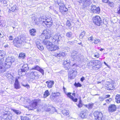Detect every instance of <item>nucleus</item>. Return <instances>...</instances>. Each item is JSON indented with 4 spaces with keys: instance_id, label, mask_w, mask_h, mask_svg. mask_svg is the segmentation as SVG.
Listing matches in <instances>:
<instances>
[{
    "instance_id": "obj_26",
    "label": "nucleus",
    "mask_w": 120,
    "mask_h": 120,
    "mask_svg": "<svg viewBox=\"0 0 120 120\" xmlns=\"http://www.w3.org/2000/svg\"><path fill=\"white\" fill-rule=\"evenodd\" d=\"M115 100L116 102L117 103H120V95L117 94L116 96Z\"/></svg>"
},
{
    "instance_id": "obj_5",
    "label": "nucleus",
    "mask_w": 120,
    "mask_h": 120,
    "mask_svg": "<svg viewBox=\"0 0 120 120\" xmlns=\"http://www.w3.org/2000/svg\"><path fill=\"white\" fill-rule=\"evenodd\" d=\"M94 22L96 25H100L102 22V20L99 16H96L93 18Z\"/></svg>"
},
{
    "instance_id": "obj_59",
    "label": "nucleus",
    "mask_w": 120,
    "mask_h": 120,
    "mask_svg": "<svg viewBox=\"0 0 120 120\" xmlns=\"http://www.w3.org/2000/svg\"><path fill=\"white\" fill-rule=\"evenodd\" d=\"M102 1L104 3H108L109 1L108 0H102Z\"/></svg>"
},
{
    "instance_id": "obj_17",
    "label": "nucleus",
    "mask_w": 120,
    "mask_h": 120,
    "mask_svg": "<svg viewBox=\"0 0 120 120\" xmlns=\"http://www.w3.org/2000/svg\"><path fill=\"white\" fill-rule=\"evenodd\" d=\"M65 93L67 95V96L71 99L73 101L75 102H76L78 100L76 98L74 99V98L71 95V93Z\"/></svg>"
},
{
    "instance_id": "obj_27",
    "label": "nucleus",
    "mask_w": 120,
    "mask_h": 120,
    "mask_svg": "<svg viewBox=\"0 0 120 120\" xmlns=\"http://www.w3.org/2000/svg\"><path fill=\"white\" fill-rule=\"evenodd\" d=\"M45 19V17L42 16L39 17V19L40 22L42 23L43 24H44Z\"/></svg>"
},
{
    "instance_id": "obj_3",
    "label": "nucleus",
    "mask_w": 120,
    "mask_h": 120,
    "mask_svg": "<svg viewBox=\"0 0 120 120\" xmlns=\"http://www.w3.org/2000/svg\"><path fill=\"white\" fill-rule=\"evenodd\" d=\"M29 69L28 65L27 64H24L22 66V69H20L18 71L19 75L21 76H22L26 74V71Z\"/></svg>"
},
{
    "instance_id": "obj_18",
    "label": "nucleus",
    "mask_w": 120,
    "mask_h": 120,
    "mask_svg": "<svg viewBox=\"0 0 120 120\" xmlns=\"http://www.w3.org/2000/svg\"><path fill=\"white\" fill-rule=\"evenodd\" d=\"M11 118L10 115L5 114L1 119V120H11Z\"/></svg>"
},
{
    "instance_id": "obj_57",
    "label": "nucleus",
    "mask_w": 120,
    "mask_h": 120,
    "mask_svg": "<svg viewBox=\"0 0 120 120\" xmlns=\"http://www.w3.org/2000/svg\"><path fill=\"white\" fill-rule=\"evenodd\" d=\"M93 40V37H91L88 38V40L90 41H92Z\"/></svg>"
},
{
    "instance_id": "obj_1",
    "label": "nucleus",
    "mask_w": 120,
    "mask_h": 120,
    "mask_svg": "<svg viewBox=\"0 0 120 120\" xmlns=\"http://www.w3.org/2000/svg\"><path fill=\"white\" fill-rule=\"evenodd\" d=\"M14 57L12 56H9L6 59L4 63L2 61L0 63V71L2 72L5 71V70L10 68L12 63L15 61Z\"/></svg>"
},
{
    "instance_id": "obj_30",
    "label": "nucleus",
    "mask_w": 120,
    "mask_h": 120,
    "mask_svg": "<svg viewBox=\"0 0 120 120\" xmlns=\"http://www.w3.org/2000/svg\"><path fill=\"white\" fill-rule=\"evenodd\" d=\"M98 62H97V64L93 67V68L95 69L96 70L98 69L100 67V65L98 64Z\"/></svg>"
},
{
    "instance_id": "obj_58",
    "label": "nucleus",
    "mask_w": 120,
    "mask_h": 120,
    "mask_svg": "<svg viewBox=\"0 0 120 120\" xmlns=\"http://www.w3.org/2000/svg\"><path fill=\"white\" fill-rule=\"evenodd\" d=\"M4 36L3 33L2 32H0V37L1 38H2Z\"/></svg>"
},
{
    "instance_id": "obj_61",
    "label": "nucleus",
    "mask_w": 120,
    "mask_h": 120,
    "mask_svg": "<svg viewBox=\"0 0 120 120\" xmlns=\"http://www.w3.org/2000/svg\"><path fill=\"white\" fill-rule=\"evenodd\" d=\"M85 32L84 31H83L81 33L80 35L84 36L85 35Z\"/></svg>"
},
{
    "instance_id": "obj_14",
    "label": "nucleus",
    "mask_w": 120,
    "mask_h": 120,
    "mask_svg": "<svg viewBox=\"0 0 120 120\" xmlns=\"http://www.w3.org/2000/svg\"><path fill=\"white\" fill-rule=\"evenodd\" d=\"M116 109V107L114 105H111L109 107L108 110L110 112H112L115 111Z\"/></svg>"
},
{
    "instance_id": "obj_19",
    "label": "nucleus",
    "mask_w": 120,
    "mask_h": 120,
    "mask_svg": "<svg viewBox=\"0 0 120 120\" xmlns=\"http://www.w3.org/2000/svg\"><path fill=\"white\" fill-rule=\"evenodd\" d=\"M99 61L98 60H94L92 61H90L88 63L87 65L89 66H93V68L95 65L96 64L97 62H98Z\"/></svg>"
},
{
    "instance_id": "obj_42",
    "label": "nucleus",
    "mask_w": 120,
    "mask_h": 120,
    "mask_svg": "<svg viewBox=\"0 0 120 120\" xmlns=\"http://www.w3.org/2000/svg\"><path fill=\"white\" fill-rule=\"evenodd\" d=\"M72 35V32H69L66 33V36L70 38L71 37Z\"/></svg>"
},
{
    "instance_id": "obj_12",
    "label": "nucleus",
    "mask_w": 120,
    "mask_h": 120,
    "mask_svg": "<svg viewBox=\"0 0 120 120\" xmlns=\"http://www.w3.org/2000/svg\"><path fill=\"white\" fill-rule=\"evenodd\" d=\"M92 12L94 13H99L100 11V9L99 7L96 8L95 5L92 6L91 8Z\"/></svg>"
},
{
    "instance_id": "obj_20",
    "label": "nucleus",
    "mask_w": 120,
    "mask_h": 120,
    "mask_svg": "<svg viewBox=\"0 0 120 120\" xmlns=\"http://www.w3.org/2000/svg\"><path fill=\"white\" fill-rule=\"evenodd\" d=\"M36 45L38 48L40 50L42 51L43 50L44 48L41 44L39 41H37L36 42Z\"/></svg>"
},
{
    "instance_id": "obj_41",
    "label": "nucleus",
    "mask_w": 120,
    "mask_h": 120,
    "mask_svg": "<svg viewBox=\"0 0 120 120\" xmlns=\"http://www.w3.org/2000/svg\"><path fill=\"white\" fill-rule=\"evenodd\" d=\"M32 21L35 24H37L38 23V21H37V18L35 17H33L32 19Z\"/></svg>"
},
{
    "instance_id": "obj_24",
    "label": "nucleus",
    "mask_w": 120,
    "mask_h": 120,
    "mask_svg": "<svg viewBox=\"0 0 120 120\" xmlns=\"http://www.w3.org/2000/svg\"><path fill=\"white\" fill-rule=\"evenodd\" d=\"M5 53L3 51H0V61H2L3 60V58ZM1 62H0V63Z\"/></svg>"
},
{
    "instance_id": "obj_51",
    "label": "nucleus",
    "mask_w": 120,
    "mask_h": 120,
    "mask_svg": "<svg viewBox=\"0 0 120 120\" xmlns=\"http://www.w3.org/2000/svg\"><path fill=\"white\" fill-rule=\"evenodd\" d=\"M112 100V99L110 98L108 99H107L106 100V101L108 103H109L110 102H111Z\"/></svg>"
},
{
    "instance_id": "obj_53",
    "label": "nucleus",
    "mask_w": 120,
    "mask_h": 120,
    "mask_svg": "<svg viewBox=\"0 0 120 120\" xmlns=\"http://www.w3.org/2000/svg\"><path fill=\"white\" fill-rule=\"evenodd\" d=\"M51 106H50L49 107L47 108L46 110V111L47 112H50L51 109Z\"/></svg>"
},
{
    "instance_id": "obj_45",
    "label": "nucleus",
    "mask_w": 120,
    "mask_h": 120,
    "mask_svg": "<svg viewBox=\"0 0 120 120\" xmlns=\"http://www.w3.org/2000/svg\"><path fill=\"white\" fill-rule=\"evenodd\" d=\"M16 5L13 6L11 8V11L13 12L15 11L16 10Z\"/></svg>"
},
{
    "instance_id": "obj_29",
    "label": "nucleus",
    "mask_w": 120,
    "mask_h": 120,
    "mask_svg": "<svg viewBox=\"0 0 120 120\" xmlns=\"http://www.w3.org/2000/svg\"><path fill=\"white\" fill-rule=\"evenodd\" d=\"M75 60L79 61L81 60L82 56L80 55H76V56L73 58Z\"/></svg>"
},
{
    "instance_id": "obj_43",
    "label": "nucleus",
    "mask_w": 120,
    "mask_h": 120,
    "mask_svg": "<svg viewBox=\"0 0 120 120\" xmlns=\"http://www.w3.org/2000/svg\"><path fill=\"white\" fill-rule=\"evenodd\" d=\"M114 89V87L113 86L112 84H109L108 86V88L107 89L108 90H113Z\"/></svg>"
},
{
    "instance_id": "obj_16",
    "label": "nucleus",
    "mask_w": 120,
    "mask_h": 120,
    "mask_svg": "<svg viewBox=\"0 0 120 120\" xmlns=\"http://www.w3.org/2000/svg\"><path fill=\"white\" fill-rule=\"evenodd\" d=\"M59 10L60 12H66L68 9L64 6V5L63 4L62 5L60 6Z\"/></svg>"
},
{
    "instance_id": "obj_49",
    "label": "nucleus",
    "mask_w": 120,
    "mask_h": 120,
    "mask_svg": "<svg viewBox=\"0 0 120 120\" xmlns=\"http://www.w3.org/2000/svg\"><path fill=\"white\" fill-rule=\"evenodd\" d=\"M108 4L109 6H110L111 7H112L113 6L114 4L113 2H110L109 1L108 3Z\"/></svg>"
},
{
    "instance_id": "obj_50",
    "label": "nucleus",
    "mask_w": 120,
    "mask_h": 120,
    "mask_svg": "<svg viewBox=\"0 0 120 120\" xmlns=\"http://www.w3.org/2000/svg\"><path fill=\"white\" fill-rule=\"evenodd\" d=\"M99 98L100 101H102L104 100L105 99V98H104L103 97H99Z\"/></svg>"
},
{
    "instance_id": "obj_2",
    "label": "nucleus",
    "mask_w": 120,
    "mask_h": 120,
    "mask_svg": "<svg viewBox=\"0 0 120 120\" xmlns=\"http://www.w3.org/2000/svg\"><path fill=\"white\" fill-rule=\"evenodd\" d=\"M53 34V32L48 29L46 30L43 31L42 34L40 36L41 37L43 35L45 36V39H47L50 38Z\"/></svg>"
},
{
    "instance_id": "obj_7",
    "label": "nucleus",
    "mask_w": 120,
    "mask_h": 120,
    "mask_svg": "<svg viewBox=\"0 0 120 120\" xmlns=\"http://www.w3.org/2000/svg\"><path fill=\"white\" fill-rule=\"evenodd\" d=\"M31 105L30 106H26V107L28 108L29 110H32L34 109H35L37 107H36L37 106L38 104L37 101H34L31 102Z\"/></svg>"
},
{
    "instance_id": "obj_38",
    "label": "nucleus",
    "mask_w": 120,
    "mask_h": 120,
    "mask_svg": "<svg viewBox=\"0 0 120 120\" xmlns=\"http://www.w3.org/2000/svg\"><path fill=\"white\" fill-rule=\"evenodd\" d=\"M49 95V93L48 90H46L44 94V97L46 98Z\"/></svg>"
},
{
    "instance_id": "obj_23",
    "label": "nucleus",
    "mask_w": 120,
    "mask_h": 120,
    "mask_svg": "<svg viewBox=\"0 0 120 120\" xmlns=\"http://www.w3.org/2000/svg\"><path fill=\"white\" fill-rule=\"evenodd\" d=\"M67 55V54L64 52H61L59 53H56L55 54V56H56L59 57L62 56L64 57Z\"/></svg>"
},
{
    "instance_id": "obj_56",
    "label": "nucleus",
    "mask_w": 120,
    "mask_h": 120,
    "mask_svg": "<svg viewBox=\"0 0 120 120\" xmlns=\"http://www.w3.org/2000/svg\"><path fill=\"white\" fill-rule=\"evenodd\" d=\"M117 13L119 14L120 15V6L117 9Z\"/></svg>"
},
{
    "instance_id": "obj_35",
    "label": "nucleus",
    "mask_w": 120,
    "mask_h": 120,
    "mask_svg": "<svg viewBox=\"0 0 120 120\" xmlns=\"http://www.w3.org/2000/svg\"><path fill=\"white\" fill-rule=\"evenodd\" d=\"M4 75L8 79L11 78L12 76L9 73V72H7L6 73H5Z\"/></svg>"
},
{
    "instance_id": "obj_10",
    "label": "nucleus",
    "mask_w": 120,
    "mask_h": 120,
    "mask_svg": "<svg viewBox=\"0 0 120 120\" xmlns=\"http://www.w3.org/2000/svg\"><path fill=\"white\" fill-rule=\"evenodd\" d=\"M43 42L45 45L47 49L49 50L51 47L53 46V44L52 43L49 41H46L45 40L43 41Z\"/></svg>"
},
{
    "instance_id": "obj_4",
    "label": "nucleus",
    "mask_w": 120,
    "mask_h": 120,
    "mask_svg": "<svg viewBox=\"0 0 120 120\" xmlns=\"http://www.w3.org/2000/svg\"><path fill=\"white\" fill-rule=\"evenodd\" d=\"M23 38L20 39L18 38H15L14 40V44L16 47H18L20 45H21L22 42L25 41V40H23Z\"/></svg>"
},
{
    "instance_id": "obj_48",
    "label": "nucleus",
    "mask_w": 120,
    "mask_h": 120,
    "mask_svg": "<svg viewBox=\"0 0 120 120\" xmlns=\"http://www.w3.org/2000/svg\"><path fill=\"white\" fill-rule=\"evenodd\" d=\"M70 61L69 60H67L66 61H64L63 63L64 66L68 64V63H70Z\"/></svg>"
},
{
    "instance_id": "obj_40",
    "label": "nucleus",
    "mask_w": 120,
    "mask_h": 120,
    "mask_svg": "<svg viewBox=\"0 0 120 120\" xmlns=\"http://www.w3.org/2000/svg\"><path fill=\"white\" fill-rule=\"evenodd\" d=\"M56 111L55 107H51V109L50 112V113L51 114L55 112H56Z\"/></svg>"
},
{
    "instance_id": "obj_6",
    "label": "nucleus",
    "mask_w": 120,
    "mask_h": 120,
    "mask_svg": "<svg viewBox=\"0 0 120 120\" xmlns=\"http://www.w3.org/2000/svg\"><path fill=\"white\" fill-rule=\"evenodd\" d=\"M95 119L96 120H101L103 117L102 113L97 111H95L94 113Z\"/></svg>"
},
{
    "instance_id": "obj_62",
    "label": "nucleus",
    "mask_w": 120,
    "mask_h": 120,
    "mask_svg": "<svg viewBox=\"0 0 120 120\" xmlns=\"http://www.w3.org/2000/svg\"><path fill=\"white\" fill-rule=\"evenodd\" d=\"M3 4H7V1L6 0H3Z\"/></svg>"
},
{
    "instance_id": "obj_31",
    "label": "nucleus",
    "mask_w": 120,
    "mask_h": 120,
    "mask_svg": "<svg viewBox=\"0 0 120 120\" xmlns=\"http://www.w3.org/2000/svg\"><path fill=\"white\" fill-rule=\"evenodd\" d=\"M58 49V47L56 45H53V46L51 47L49 50L51 51H54Z\"/></svg>"
},
{
    "instance_id": "obj_39",
    "label": "nucleus",
    "mask_w": 120,
    "mask_h": 120,
    "mask_svg": "<svg viewBox=\"0 0 120 120\" xmlns=\"http://www.w3.org/2000/svg\"><path fill=\"white\" fill-rule=\"evenodd\" d=\"M52 95L54 97H58L60 95V93L59 92H56L52 94Z\"/></svg>"
},
{
    "instance_id": "obj_32",
    "label": "nucleus",
    "mask_w": 120,
    "mask_h": 120,
    "mask_svg": "<svg viewBox=\"0 0 120 120\" xmlns=\"http://www.w3.org/2000/svg\"><path fill=\"white\" fill-rule=\"evenodd\" d=\"M87 115V113L84 111H82L80 114V116L82 118L84 119L86 116Z\"/></svg>"
},
{
    "instance_id": "obj_8",
    "label": "nucleus",
    "mask_w": 120,
    "mask_h": 120,
    "mask_svg": "<svg viewBox=\"0 0 120 120\" xmlns=\"http://www.w3.org/2000/svg\"><path fill=\"white\" fill-rule=\"evenodd\" d=\"M61 37L60 35H55L52 38V40L53 42H55L56 44H58V41L60 40V38Z\"/></svg>"
},
{
    "instance_id": "obj_64",
    "label": "nucleus",
    "mask_w": 120,
    "mask_h": 120,
    "mask_svg": "<svg viewBox=\"0 0 120 120\" xmlns=\"http://www.w3.org/2000/svg\"><path fill=\"white\" fill-rule=\"evenodd\" d=\"M9 40H12L13 39V37L12 36H10L9 37Z\"/></svg>"
},
{
    "instance_id": "obj_21",
    "label": "nucleus",
    "mask_w": 120,
    "mask_h": 120,
    "mask_svg": "<svg viewBox=\"0 0 120 120\" xmlns=\"http://www.w3.org/2000/svg\"><path fill=\"white\" fill-rule=\"evenodd\" d=\"M46 83L47 84V86L49 88H51L54 84V81H47Z\"/></svg>"
},
{
    "instance_id": "obj_55",
    "label": "nucleus",
    "mask_w": 120,
    "mask_h": 120,
    "mask_svg": "<svg viewBox=\"0 0 120 120\" xmlns=\"http://www.w3.org/2000/svg\"><path fill=\"white\" fill-rule=\"evenodd\" d=\"M94 56L95 57L98 58L99 57V55L98 53H96L94 55Z\"/></svg>"
},
{
    "instance_id": "obj_28",
    "label": "nucleus",
    "mask_w": 120,
    "mask_h": 120,
    "mask_svg": "<svg viewBox=\"0 0 120 120\" xmlns=\"http://www.w3.org/2000/svg\"><path fill=\"white\" fill-rule=\"evenodd\" d=\"M30 35L32 36H34L35 35V33L36 32L35 29H32L30 30Z\"/></svg>"
},
{
    "instance_id": "obj_52",
    "label": "nucleus",
    "mask_w": 120,
    "mask_h": 120,
    "mask_svg": "<svg viewBox=\"0 0 120 120\" xmlns=\"http://www.w3.org/2000/svg\"><path fill=\"white\" fill-rule=\"evenodd\" d=\"M22 120H29V119L27 117H24L21 119Z\"/></svg>"
},
{
    "instance_id": "obj_13",
    "label": "nucleus",
    "mask_w": 120,
    "mask_h": 120,
    "mask_svg": "<svg viewBox=\"0 0 120 120\" xmlns=\"http://www.w3.org/2000/svg\"><path fill=\"white\" fill-rule=\"evenodd\" d=\"M30 75L33 79L35 80L38 79L40 76L38 73L36 72H31Z\"/></svg>"
},
{
    "instance_id": "obj_44",
    "label": "nucleus",
    "mask_w": 120,
    "mask_h": 120,
    "mask_svg": "<svg viewBox=\"0 0 120 120\" xmlns=\"http://www.w3.org/2000/svg\"><path fill=\"white\" fill-rule=\"evenodd\" d=\"M12 110L15 112L17 114H19L21 113V112L20 111L17 110L15 109H13Z\"/></svg>"
},
{
    "instance_id": "obj_15",
    "label": "nucleus",
    "mask_w": 120,
    "mask_h": 120,
    "mask_svg": "<svg viewBox=\"0 0 120 120\" xmlns=\"http://www.w3.org/2000/svg\"><path fill=\"white\" fill-rule=\"evenodd\" d=\"M32 69L36 70L40 72L43 75L44 73V70L42 69L39 66H36L32 68Z\"/></svg>"
},
{
    "instance_id": "obj_33",
    "label": "nucleus",
    "mask_w": 120,
    "mask_h": 120,
    "mask_svg": "<svg viewBox=\"0 0 120 120\" xmlns=\"http://www.w3.org/2000/svg\"><path fill=\"white\" fill-rule=\"evenodd\" d=\"M77 53L78 52L77 51L74 50L71 53V57H72L73 58H74L76 56V55L77 54Z\"/></svg>"
},
{
    "instance_id": "obj_47",
    "label": "nucleus",
    "mask_w": 120,
    "mask_h": 120,
    "mask_svg": "<svg viewBox=\"0 0 120 120\" xmlns=\"http://www.w3.org/2000/svg\"><path fill=\"white\" fill-rule=\"evenodd\" d=\"M101 41L100 39H96L94 40V43L95 44H97L99 42Z\"/></svg>"
},
{
    "instance_id": "obj_60",
    "label": "nucleus",
    "mask_w": 120,
    "mask_h": 120,
    "mask_svg": "<svg viewBox=\"0 0 120 120\" xmlns=\"http://www.w3.org/2000/svg\"><path fill=\"white\" fill-rule=\"evenodd\" d=\"M77 105L79 108L81 107L82 106V103H78V104H77Z\"/></svg>"
},
{
    "instance_id": "obj_63",
    "label": "nucleus",
    "mask_w": 120,
    "mask_h": 120,
    "mask_svg": "<svg viewBox=\"0 0 120 120\" xmlns=\"http://www.w3.org/2000/svg\"><path fill=\"white\" fill-rule=\"evenodd\" d=\"M78 66V65L76 64H73L72 65H71V66L72 67H73V66H74L75 67H77V66Z\"/></svg>"
},
{
    "instance_id": "obj_34",
    "label": "nucleus",
    "mask_w": 120,
    "mask_h": 120,
    "mask_svg": "<svg viewBox=\"0 0 120 120\" xmlns=\"http://www.w3.org/2000/svg\"><path fill=\"white\" fill-rule=\"evenodd\" d=\"M62 114L65 116H68L69 115V112L68 111L65 110H64L62 111Z\"/></svg>"
},
{
    "instance_id": "obj_37",
    "label": "nucleus",
    "mask_w": 120,
    "mask_h": 120,
    "mask_svg": "<svg viewBox=\"0 0 120 120\" xmlns=\"http://www.w3.org/2000/svg\"><path fill=\"white\" fill-rule=\"evenodd\" d=\"M25 57V54L24 53H21L19 55V58H24Z\"/></svg>"
},
{
    "instance_id": "obj_36",
    "label": "nucleus",
    "mask_w": 120,
    "mask_h": 120,
    "mask_svg": "<svg viewBox=\"0 0 120 120\" xmlns=\"http://www.w3.org/2000/svg\"><path fill=\"white\" fill-rule=\"evenodd\" d=\"M64 68L66 70H69L71 68L70 63H68V64L64 66Z\"/></svg>"
},
{
    "instance_id": "obj_54",
    "label": "nucleus",
    "mask_w": 120,
    "mask_h": 120,
    "mask_svg": "<svg viewBox=\"0 0 120 120\" xmlns=\"http://www.w3.org/2000/svg\"><path fill=\"white\" fill-rule=\"evenodd\" d=\"M66 24L68 26H71V24L69 21H67Z\"/></svg>"
},
{
    "instance_id": "obj_25",
    "label": "nucleus",
    "mask_w": 120,
    "mask_h": 120,
    "mask_svg": "<svg viewBox=\"0 0 120 120\" xmlns=\"http://www.w3.org/2000/svg\"><path fill=\"white\" fill-rule=\"evenodd\" d=\"M81 2L83 3V5L84 6L86 7L88 5L90 0H81Z\"/></svg>"
},
{
    "instance_id": "obj_22",
    "label": "nucleus",
    "mask_w": 120,
    "mask_h": 120,
    "mask_svg": "<svg viewBox=\"0 0 120 120\" xmlns=\"http://www.w3.org/2000/svg\"><path fill=\"white\" fill-rule=\"evenodd\" d=\"M14 87L16 89H19L20 87L18 80L17 79H16Z\"/></svg>"
},
{
    "instance_id": "obj_9",
    "label": "nucleus",
    "mask_w": 120,
    "mask_h": 120,
    "mask_svg": "<svg viewBox=\"0 0 120 120\" xmlns=\"http://www.w3.org/2000/svg\"><path fill=\"white\" fill-rule=\"evenodd\" d=\"M76 74V72L72 70L70 71L68 73V77L71 79H74L75 77Z\"/></svg>"
},
{
    "instance_id": "obj_46",
    "label": "nucleus",
    "mask_w": 120,
    "mask_h": 120,
    "mask_svg": "<svg viewBox=\"0 0 120 120\" xmlns=\"http://www.w3.org/2000/svg\"><path fill=\"white\" fill-rule=\"evenodd\" d=\"M86 107L88 108H91L93 106V104H89L88 105H86Z\"/></svg>"
},
{
    "instance_id": "obj_11",
    "label": "nucleus",
    "mask_w": 120,
    "mask_h": 120,
    "mask_svg": "<svg viewBox=\"0 0 120 120\" xmlns=\"http://www.w3.org/2000/svg\"><path fill=\"white\" fill-rule=\"evenodd\" d=\"M52 21L51 18L49 17L47 19L45 18L44 24L48 27L51 26L52 25Z\"/></svg>"
}]
</instances>
